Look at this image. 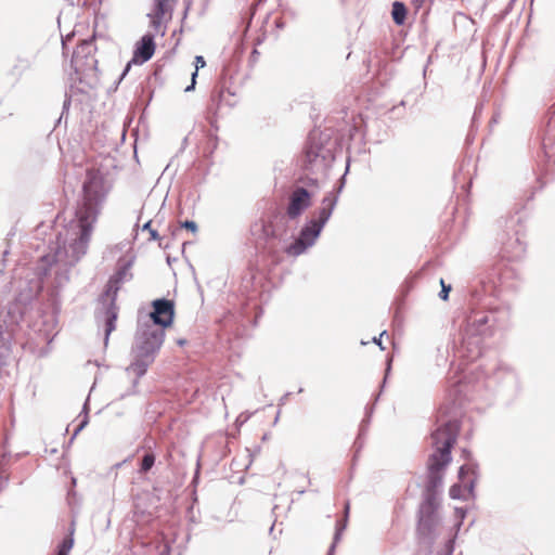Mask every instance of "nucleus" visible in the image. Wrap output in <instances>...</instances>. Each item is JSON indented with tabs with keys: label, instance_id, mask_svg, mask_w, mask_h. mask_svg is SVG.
<instances>
[{
	"label": "nucleus",
	"instance_id": "9d476101",
	"mask_svg": "<svg viewBox=\"0 0 555 555\" xmlns=\"http://www.w3.org/2000/svg\"><path fill=\"white\" fill-rule=\"evenodd\" d=\"M336 199L334 196L328 195L325 196L322 201L321 207L318 212V218L312 221L317 223L319 227L323 228L328 218L331 217L332 210L335 206Z\"/></svg>",
	"mask_w": 555,
	"mask_h": 555
},
{
	"label": "nucleus",
	"instance_id": "dca6fc26",
	"mask_svg": "<svg viewBox=\"0 0 555 555\" xmlns=\"http://www.w3.org/2000/svg\"><path fill=\"white\" fill-rule=\"evenodd\" d=\"M154 463H155V455L153 453H146L141 461L140 472L141 473L149 472L153 467Z\"/></svg>",
	"mask_w": 555,
	"mask_h": 555
},
{
	"label": "nucleus",
	"instance_id": "5701e85b",
	"mask_svg": "<svg viewBox=\"0 0 555 555\" xmlns=\"http://www.w3.org/2000/svg\"><path fill=\"white\" fill-rule=\"evenodd\" d=\"M349 508H350L349 503H346V505H345V517H346V518L348 517Z\"/></svg>",
	"mask_w": 555,
	"mask_h": 555
},
{
	"label": "nucleus",
	"instance_id": "6ab92c4d",
	"mask_svg": "<svg viewBox=\"0 0 555 555\" xmlns=\"http://www.w3.org/2000/svg\"><path fill=\"white\" fill-rule=\"evenodd\" d=\"M151 224H152L151 221L146 222L144 224L143 229L147 230L150 232L151 240L157 241V240H159L158 232L156 230L152 229Z\"/></svg>",
	"mask_w": 555,
	"mask_h": 555
},
{
	"label": "nucleus",
	"instance_id": "4be33fe9",
	"mask_svg": "<svg viewBox=\"0 0 555 555\" xmlns=\"http://www.w3.org/2000/svg\"><path fill=\"white\" fill-rule=\"evenodd\" d=\"M466 470H467L466 466H461V468H460V479L463 480L464 474L466 473Z\"/></svg>",
	"mask_w": 555,
	"mask_h": 555
},
{
	"label": "nucleus",
	"instance_id": "0eeeda50",
	"mask_svg": "<svg viewBox=\"0 0 555 555\" xmlns=\"http://www.w3.org/2000/svg\"><path fill=\"white\" fill-rule=\"evenodd\" d=\"M285 232L284 216L275 209L261 219V237L272 240L280 237Z\"/></svg>",
	"mask_w": 555,
	"mask_h": 555
},
{
	"label": "nucleus",
	"instance_id": "1a4fd4ad",
	"mask_svg": "<svg viewBox=\"0 0 555 555\" xmlns=\"http://www.w3.org/2000/svg\"><path fill=\"white\" fill-rule=\"evenodd\" d=\"M154 37L150 34L144 35L135 44L132 63L143 64L152 59L155 53Z\"/></svg>",
	"mask_w": 555,
	"mask_h": 555
},
{
	"label": "nucleus",
	"instance_id": "393cba45",
	"mask_svg": "<svg viewBox=\"0 0 555 555\" xmlns=\"http://www.w3.org/2000/svg\"><path fill=\"white\" fill-rule=\"evenodd\" d=\"M177 344L182 345V344H184V340L179 339V340H177Z\"/></svg>",
	"mask_w": 555,
	"mask_h": 555
},
{
	"label": "nucleus",
	"instance_id": "20e7f679",
	"mask_svg": "<svg viewBox=\"0 0 555 555\" xmlns=\"http://www.w3.org/2000/svg\"><path fill=\"white\" fill-rule=\"evenodd\" d=\"M178 0H152L151 10L147 14L151 26L156 31L165 34L167 24L172 20V13Z\"/></svg>",
	"mask_w": 555,
	"mask_h": 555
},
{
	"label": "nucleus",
	"instance_id": "f257e3e1",
	"mask_svg": "<svg viewBox=\"0 0 555 555\" xmlns=\"http://www.w3.org/2000/svg\"><path fill=\"white\" fill-rule=\"evenodd\" d=\"M460 431L457 421H449L433 434L434 452L427 461V498L420 509L417 530L422 535H429L438 524L436 490L442 482L443 470L451 462V449Z\"/></svg>",
	"mask_w": 555,
	"mask_h": 555
},
{
	"label": "nucleus",
	"instance_id": "ddd939ff",
	"mask_svg": "<svg viewBox=\"0 0 555 555\" xmlns=\"http://www.w3.org/2000/svg\"><path fill=\"white\" fill-rule=\"evenodd\" d=\"M473 485L468 486H462V485H453L450 488V496L452 499H466L467 494L472 492Z\"/></svg>",
	"mask_w": 555,
	"mask_h": 555
},
{
	"label": "nucleus",
	"instance_id": "aec40b11",
	"mask_svg": "<svg viewBox=\"0 0 555 555\" xmlns=\"http://www.w3.org/2000/svg\"><path fill=\"white\" fill-rule=\"evenodd\" d=\"M181 227L186 230H190L192 232H196V230H197L196 223L194 221H190V220H185L184 222H181Z\"/></svg>",
	"mask_w": 555,
	"mask_h": 555
},
{
	"label": "nucleus",
	"instance_id": "6e6552de",
	"mask_svg": "<svg viewBox=\"0 0 555 555\" xmlns=\"http://www.w3.org/2000/svg\"><path fill=\"white\" fill-rule=\"evenodd\" d=\"M311 205V195L304 188H297L293 191L289 196V203L286 208V215L291 219L298 218L304 210H306Z\"/></svg>",
	"mask_w": 555,
	"mask_h": 555
},
{
	"label": "nucleus",
	"instance_id": "9b49d317",
	"mask_svg": "<svg viewBox=\"0 0 555 555\" xmlns=\"http://www.w3.org/2000/svg\"><path fill=\"white\" fill-rule=\"evenodd\" d=\"M321 229V227L311 221L309 225L301 230L299 237L304 240L307 245L311 246L319 236Z\"/></svg>",
	"mask_w": 555,
	"mask_h": 555
},
{
	"label": "nucleus",
	"instance_id": "4468645a",
	"mask_svg": "<svg viewBox=\"0 0 555 555\" xmlns=\"http://www.w3.org/2000/svg\"><path fill=\"white\" fill-rule=\"evenodd\" d=\"M307 247H309V245H307V243H305L304 240L298 237L293 244H291L287 247L286 251L292 256H298L302 254L307 249Z\"/></svg>",
	"mask_w": 555,
	"mask_h": 555
},
{
	"label": "nucleus",
	"instance_id": "2eb2a0df",
	"mask_svg": "<svg viewBox=\"0 0 555 555\" xmlns=\"http://www.w3.org/2000/svg\"><path fill=\"white\" fill-rule=\"evenodd\" d=\"M205 65H206V62L202 55L195 56V70L192 74L191 85L185 88L186 92H189L195 88L197 72L199 68H203Z\"/></svg>",
	"mask_w": 555,
	"mask_h": 555
},
{
	"label": "nucleus",
	"instance_id": "a211bd4d",
	"mask_svg": "<svg viewBox=\"0 0 555 555\" xmlns=\"http://www.w3.org/2000/svg\"><path fill=\"white\" fill-rule=\"evenodd\" d=\"M440 285H441V292H440L439 296H440L441 299L447 300L448 296H449V293L451 291V286L447 285L444 283L443 279L440 280Z\"/></svg>",
	"mask_w": 555,
	"mask_h": 555
},
{
	"label": "nucleus",
	"instance_id": "f03ea898",
	"mask_svg": "<svg viewBox=\"0 0 555 555\" xmlns=\"http://www.w3.org/2000/svg\"><path fill=\"white\" fill-rule=\"evenodd\" d=\"M104 195L103 179L99 171L88 170L82 185V195L75 211V237L69 243L72 256L76 259L82 257L88 250Z\"/></svg>",
	"mask_w": 555,
	"mask_h": 555
},
{
	"label": "nucleus",
	"instance_id": "f8f14e48",
	"mask_svg": "<svg viewBox=\"0 0 555 555\" xmlns=\"http://www.w3.org/2000/svg\"><path fill=\"white\" fill-rule=\"evenodd\" d=\"M392 20L397 25H402L406 17V8L402 2L396 1L392 3L391 11Z\"/></svg>",
	"mask_w": 555,
	"mask_h": 555
},
{
	"label": "nucleus",
	"instance_id": "7ed1b4c3",
	"mask_svg": "<svg viewBox=\"0 0 555 555\" xmlns=\"http://www.w3.org/2000/svg\"><path fill=\"white\" fill-rule=\"evenodd\" d=\"M151 319L160 328H152L144 333L147 347H158L164 344L165 330L170 327L175 318V304L169 299H156L152 302Z\"/></svg>",
	"mask_w": 555,
	"mask_h": 555
},
{
	"label": "nucleus",
	"instance_id": "b1692460",
	"mask_svg": "<svg viewBox=\"0 0 555 555\" xmlns=\"http://www.w3.org/2000/svg\"><path fill=\"white\" fill-rule=\"evenodd\" d=\"M413 2L416 3L417 5H421L424 2V0H413Z\"/></svg>",
	"mask_w": 555,
	"mask_h": 555
},
{
	"label": "nucleus",
	"instance_id": "39448f33",
	"mask_svg": "<svg viewBox=\"0 0 555 555\" xmlns=\"http://www.w3.org/2000/svg\"><path fill=\"white\" fill-rule=\"evenodd\" d=\"M155 349H137L132 354V361L127 367V372L134 376L133 386L137 387L139 378L142 377L149 366L155 360Z\"/></svg>",
	"mask_w": 555,
	"mask_h": 555
},
{
	"label": "nucleus",
	"instance_id": "412c9836",
	"mask_svg": "<svg viewBox=\"0 0 555 555\" xmlns=\"http://www.w3.org/2000/svg\"><path fill=\"white\" fill-rule=\"evenodd\" d=\"M384 337H386L387 339L389 338V335L387 334V332H386V331L382 332V333L379 334V337H378V338L374 336V337H373V341H374L376 345L382 346V344H383V338H384Z\"/></svg>",
	"mask_w": 555,
	"mask_h": 555
},
{
	"label": "nucleus",
	"instance_id": "423d86ee",
	"mask_svg": "<svg viewBox=\"0 0 555 555\" xmlns=\"http://www.w3.org/2000/svg\"><path fill=\"white\" fill-rule=\"evenodd\" d=\"M118 287L109 285L106 293L102 296V302L105 306V345L108 335L116 328L115 322L118 318V306L116 305Z\"/></svg>",
	"mask_w": 555,
	"mask_h": 555
},
{
	"label": "nucleus",
	"instance_id": "f3484780",
	"mask_svg": "<svg viewBox=\"0 0 555 555\" xmlns=\"http://www.w3.org/2000/svg\"><path fill=\"white\" fill-rule=\"evenodd\" d=\"M73 545H74V540L72 538L64 539L62 544L59 546V551H57L56 555H68Z\"/></svg>",
	"mask_w": 555,
	"mask_h": 555
}]
</instances>
